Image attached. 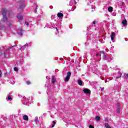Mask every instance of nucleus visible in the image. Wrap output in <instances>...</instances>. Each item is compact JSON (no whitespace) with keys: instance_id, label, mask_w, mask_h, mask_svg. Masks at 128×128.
<instances>
[{"instance_id":"1","label":"nucleus","mask_w":128,"mask_h":128,"mask_svg":"<svg viewBox=\"0 0 128 128\" xmlns=\"http://www.w3.org/2000/svg\"><path fill=\"white\" fill-rule=\"evenodd\" d=\"M7 12L6 9H4L2 11V14L3 16L2 22H6V20H8V17H6Z\"/></svg>"},{"instance_id":"2","label":"nucleus","mask_w":128,"mask_h":128,"mask_svg":"<svg viewBox=\"0 0 128 128\" xmlns=\"http://www.w3.org/2000/svg\"><path fill=\"white\" fill-rule=\"evenodd\" d=\"M70 76H72V72H67V76L65 78V82H67L70 80Z\"/></svg>"},{"instance_id":"3","label":"nucleus","mask_w":128,"mask_h":128,"mask_svg":"<svg viewBox=\"0 0 128 128\" xmlns=\"http://www.w3.org/2000/svg\"><path fill=\"white\" fill-rule=\"evenodd\" d=\"M84 92V94H90V89L88 88H84L83 90Z\"/></svg>"},{"instance_id":"4","label":"nucleus","mask_w":128,"mask_h":128,"mask_svg":"<svg viewBox=\"0 0 128 128\" xmlns=\"http://www.w3.org/2000/svg\"><path fill=\"white\" fill-rule=\"evenodd\" d=\"M56 76H52V84H56Z\"/></svg>"},{"instance_id":"5","label":"nucleus","mask_w":128,"mask_h":128,"mask_svg":"<svg viewBox=\"0 0 128 128\" xmlns=\"http://www.w3.org/2000/svg\"><path fill=\"white\" fill-rule=\"evenodd\" d=\"M114 36H116V33L112 32L111 34V40H114Z\"/></svg>"},{"instance_id":"6","label":"nucleus","mask_w":128,"mask_h":128,"mask_svg":"<svg viewBox=\"0 0 128 128\" xmlns=\"http://www.w3.org/2000/svg\"><path fill=\"white\" fill-rule=\"evenodd\" d=\"M57 16H58V18H62V16H64V14L62 12H58Z\"/></svg>"},{"instance_id":"7","label":"nucleus","mask_w":128,"mask_h":128,"mask_svg":"<svg viewBox=\"0 0 128 128\" xmlns=\"http://www.w3.org/2000/svg\"><path fill=\"white\" fill-rule=\"evenodd\" d=\"M100 54H102L103 58H106V53H104V51H100Z\"/></svg>"},{"instance_id":"8","label":"nucleus","mask_w":128,"mask_h":128,"mask_svg":"<svg viewBox=\"0 0 128 128\" xmlns=\"http://www.w3.org/2000/svg\"><path fill=\"white\" fill-rule=\"evenodd\" d=\"M0 56H3L4 58H6V52L2 53V48H0Z\"/></svg>"},{"instance_id":"9","label":"nucleus","mask_w":128,"mask_h":128,"mask_svg":"<svg viewBox=\"0 0 128 128\" xmlns=\"http://www.w3.org/2000/svg\"><path fill=\"white\" fill-rule=\"evenodd\" d=\"M23 120L26 121L28 120V116L27 115H24V116H23Z\"/></svg>"},{"instance_id":"10","label":"nucleus","mask_w":128,"mask_h":128,"mask_svg":"<svg viewBox=\"0 0 128 128\" xmlns=\"http://www.w3.org/2000/svg\"><path fill=\"white\" fill-rule=\"evenodd\" d=\"M108 10L110 12H112V10H114V8L112 6H109L108 8Z\"/></svg>"},{"instance_id":"11","label":"nucleus","mask_w":128,"mask_h":128,"mask_svg":"<svg viewBox=\"0 0 128 128\" xmlns=\"http://www.w3.org/2000/svg\"><path fill=\"white\" fill-rule=\"evenodd\" d=\"M122 24L123 26H126L128 24V21H126V20H124L122 21Z\"/></svg>"},{"instance_id":"12","label":"nucleus","mask_w":128,"mask_h":128,"mask_svg":"<svg viewBox=\"0 0 128 128\" xmlns=\"http://www.w3.org/2000/svg\"><path fill=\"white\" fill-rule=\"evenodd\" d=\"M95 120L96 122H100V116H96L95 118Z\"/></svg>"},{"instance_id":"13","label":"nucleus","mask_w":128,"mask_h":128,"mask_svg":"<svg viewBox=\"0 0 128 128\" xmlns=\"http://www.w3.org/2000/svg\"><path fill=\"white\" fill-rule=\"evenodd\" d=\"M17 18L18 20H22L23 18V16L20 14H18L17 16Z\"/></svg>"},{"instance_id":"14","label":"nucleus","mask_w":128,"mask_h":128,"mask_svg":"<svg viewBox=\"0 0 128 128\" xmlns=\"http://www.w3.org/2000/svg\"><path fill=\"white\" fill-rule=\"evenodd\" d=\"M118 106V110H117V112L118 114H120V104L118 103L117 104Z\"/></svg>"},{"instance_id":"15","label":"nucleus","mask_w":128,"mask_h":128,"mask_svg":"<svg viewBox=\"0 0 128 128\" xmlns=\"http://www.w3.org/2000/svg\"><path fill=\"white\" fill-rule=\"evenodd\" d=\"M78 84H79V86H82V81L80 80H78Z\"/></svg>"},{"instance_id":"16","label":"nucleus","mask_w":128,"mask_h":128,"mask_svg":"<svg viewBox=\"0 0 128 128\" xmlns=\"http://www.w3.org/2000/svg\"><path fill=\"white\" fill-rule=\"evenodd\" d=\"M26 84L28 85H30V84H32V82L28 80V81H26Z\"/></svg>"},{"instance_id":"17","label":"nucleus","mask_w":128,"mask_h":128,"mask_svg":"<svg viewBox=\"0 0 128 128\" xmlns=\"http://www.w3.org/2000/svg\"><path fill=\"white\" fill-rule=\"evenodd\" d=\"M55 125H56V122L53 121V124H52V126H51V128H54Z\"/></svg>"},{"instance_id":"18","label":"nucleus","mask_w":128,"mask_h":128,"mask_svg":"<svg viewBox=\"0 0 128 128\" xmlns=\"http://www.w3.org/2000/svg\"><path fill=\"white\" fill-rule=\"evenodd\" d=\"M14 72H18V69L16 67H14Z\"/></svg>"},{"instance_id":"19","label":"nucleus","mask_w":128,"mask_h":128,"mask_svg":"<svg viewBox=\"0 0 128 128\" xmlns=\"http://www.w3.org/2000/svg\"><path fill=\"white\" fill-rule=\"evenodd\" d=\"M8 100H12V97H10V96H8Z\"/></svg>"},{"instance_id":"20","label":"nucleus","mask_w":128,"mask_h":128,"mask_svg":"<svg viewBox=\"0 0 128 128\" xmlns=\"http://www.w3.org/2000/svg\"><path fill=\"white\" fill-rule=\"evenodd\" d=\"M106 128H112V127L110 126V125H108V124L106 125Z\"/></svg>"},{"instance_id":"21","label":"nucleus","mask_w":128,"mask_h":128,"mask_svg":"<svg viewBox=\"0 0 128 128\" xmlns=\"http://www.w3.org/2000/svg\"><path fill=\"white\" fill-rule=\"evenodd\" d=\"M25 24L26 26H30V24H28V22H25Z\"/></svg>"},{"instance_id":"22","label":"nucleus","mask_w":128,"mask_h":128,"mask_svg":"<svg viewBox=\"0 0 128 128\" xmlns=\"http://www.w3.org/2000/svg\"><path fill=\"white\" fill-rule=\"evenodd\" d=\"M89 128H94V126H92V125H90Z\"/></svg>"},{"instance_id":"23","label":"nucleus","mask_w":128,"mask_h":128,"mask_svg":"<svg viewBox=\"0 0 128 128\" xmlns=\"http://www.w3.org/2000/svg\"><path fill=\"white\" fill-rule=\"evenodd\" d=\"M96 24V22L94 21V22H93V24Z\"/></svg>"},{"instance_id":"24","label":"nucleus","mask_w":128,"mask_h":128,"mask_svg":"<svg viewBox=\"0 0 128 128\" xmlns=\"http://www.w3.org/2000/svg\"><path fill=\"white\" fill-rule=\"evenodd\" d=\"M2 76V70H0V78Z\"/></svg>"},{"instance_id":"25","label":"nucleus","mask_w":128,"mask_h":128,"mask_svg":"<svg viewBox=\"0 0 128 128\" xmlns=\"http://www.w3.org/2000/svg\"><path fill=\"white\" fill-rule=\"evenodd\" d=\"M120 76H119V78H122V73H120Z\"/></svg>"},{"instance_id":"26","label":"nucleus","mask_w":128,"mask_h":128,"mask_svg":"<svg viewBox=\"0 0 128 128\" xmlns=\"http://www.w3.org/2000/svg\"><path fill=\"white\" fill-rule=\"evenodd\" d=\"M100 56V54H96V56Z\"/></svg>"},{"instance_id":"27","label":"nucleus","mask_w":128,"mask_h":128,"mask_svg":"<svg viewBox=\"0 0 128 128\" xmlns=\"http://www.w3.org/2000/svg\"><path fill=\"white\" fill-rule=\"evenodd\" d=\"M10 50V48H8L6 50Z\"/></svg>"},{"instance_id":"28","label":"nucleus","mask_w":128,"mask_h":128,"mask_svg":"<svg viewBox=\"0 0 128 128\" xmlns=\"http://www.w3.org/2000/svg\"><path fill=\"white\" fill-rule=\"evenodd\" d=\"M126 76H127V78H128V74H126Z\"/></svg>"},{"instance_id":"29","label":"nucleus","mask_w":128,"mask_h":128,"mask_svg":"<svg viewBox=\"0 0 128 128\" xmlns=\"http://www.w3.org/2000/svg\"><path fill=\"white\" fill-rule=\"evenodd\" d=\"M20 34V36H22V33L21 32V33Z\"/></svg>"},{"instance_id":"30","label":"nucleus","mask_w":128,"mask_h":128,"mask_svg":"<svg viewBox=\"0 0 128 128\" xmlns=\"http://www.w3.org/2000/svg\"><path fill=\"white\" fill-rule=\"evenodd\" d=\"M35 122H38V120H35Z\"/></svg>"},{"instance_id":"31","label":"nucleus","mask_w":128,"mask_h":128,"mask_svg":"<svg viewBox=\"0 0 128 128\" xmlns=\"http://www.w3.org/2000/svg\"><path fill=\"white\" fill-rule=\"evenodd\" d=\"M76 4V2H75V4Z\"/></svg>"},{"instance_id":"32","label":"nucleus","mask_w":128,"mask_h":128,"mask_svg":"<svg viewBox=\"0 0 128 128\" xmlns=\"http://www.w3.org/2000/svg\"><path fill=\"white\" fill-rule=\"evenodd\" d=\"M35 12H36V10H35Z\"/></svg>"},{"instance_id":"33","label":"nucleus","mask_w":128,"mask_h":128,"mask_svg":"<svg viewBox=\"0 0 128 128\" xmlns=\"http://www.w3.org/2000/svg\"><path fill=\"white\" fill-rule=\"evenodd\" d=\"M116 78V80H118V78Z\"/></svg>"},{"instance_id":"34","label":"nucleus","mask_w":128,"mask_h":128,"mask_svg":"<svg viewBox=\"0 0 128 128\" xmlns=\"http://www.w3.org/2000/svg\"><path fill=\"white\" fill-rule=\"evenodd\" d=\"M126 75V74H124V76H125Z\"/></svg>"}]
</instances>
